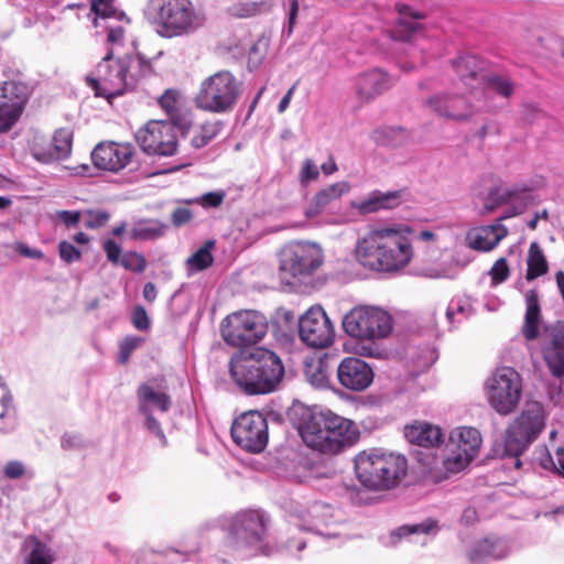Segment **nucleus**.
Here are the masks:
<instances>
[{
	"mask_svg": "<svg viewBox=\"0 0 564 564\" xmlns=\"http://www.w3.org/2000/svg\"><path fill=\"white\" fill-rule=\"evenodd\" d=\"M135 154L129 142L101 141L91 151V161L98 170L118 173L133 162Z\"/></svg>",
	"mask_w": 564,
	"mask_h": 564,
	"instance_id": "nucleus-18",
	"label": "nucleus"
},
{
	"mask_svg": "<svg viewBox=\"0 0 564 564\" xmlns=\"http://www.w3.org/2000/svg\"><path fill=\"white\" fill-rule=\"evenodd\" d=\"M508 552L509 549L503 540L484 539L468 552V558L473 564H482L489 560L502 558Z\"/></svg>",
	"mask_w": 564,
	"mask_h": 564,
	"instance_id": "nucleus-34",
	"label": "nucleus"
},
{
	"mask_svg": "<svg viewBox=\"0 0 564 564\" xmlns=\"http://www.w3.org/2000/svg\"><path fill=\"white\" fill-rule=\"evenodd\" d=\"M3 473L9 479H18L24 475L25 467L19 460H11L6 465Z\"/></svg>",
	"mask_w": 564,
	"mask_h": 564,
	"instance_id": "nucleus-60",
	"label": "nucleus"
},
{
	"mask_svg": "<svg viewBox=\"0 0 564 564\" xmlns=\"http://www.w3.org/2000/svg\"><path fill=\"white\" fill-rule=\"evenodd\" d=\"M234 442L250 453L262 452L269 440L267 419L259 411L240 414L231 425Z\"/></svg>",
	"mask_w": 564,
	"mask_h": 564,
	"instance_id": "nucleus-14",
	"label": "nucleus"
},
{
	"mask_svg": "<svg viewBox=\"0 0 564 564\" xmlns=\"http://www.w3.org/2000/svg\"><path fill=\"white\" fill-rule=\"evenodd\" d=\"M228 367L234 383L248 395L273 392L285 373L279 355H231Z\"/></svg>",
	"mask_w": 564,
	"mask_h": 564,
	"instance_id": "nucleus-2",
	"label": "nucleus"
},
{
	"mask_svg": "<svg viewBox=\"0 0 564 564\" xmlns=\"http://www.w3.org/2000/svg\"><path fill=\"white\" fill-rule=\"evenodd\" d=\"M411 232L410 226L401 224L371 228L358 241V261L365 268L382 272L398 271L406 267L413 257L408 237Z\"/></svg>",
	"mask_w": 564,
	"mask_h": 564,
	"instance_id": "nucleus-1",
	"label": "nucleus"
},
{
	"mask_svg": "<svg viewBox=\"0 0 564 564\" xmlns=\"http://www.w3.org/2000/svg\"><path fill=\"white\" fill-rule=\"evenodd\" d=\"M304 443L323 454H336L358 440L355 424L330 411L308 413L300 425Z\"/></svg>",
	"mask_w": 564,
	"mask_h": 564,
	"instance_id": "nucleus-3",
	"label": "nucleus"
},
{
	"mask_svg": "<svg viewBox=\"0 0 564 564\" xmlns=\"http://www.w3.org/2000/svg\"><path fill=\"white\" fill-rule=\"evenodd\" d=\"M303 368L304 377L311 386L319 389L329 387L334 368L329 355H306Z\"/></svg>",
	"mask_w": 564,
	"mask_h": 564,
	"instance_id": "nucleus-27",
	"label": "nucleus"
},
{
	"mask_svg": "<svg viewBox=\"0 0 564 564\" xmlns=\"http://www.w3.org/2000/svg\"><path fill=\"white\" fill-rule=\"evenodd\" d=\"M486 86L503 98H510L514 91V84L508 76L489 75L486 78Z\"/></svg>",
	"mask_w": 564,
	"mask_h": 564,
	"instance_id": "nucleus-42",
	"label": "nucleus"
},
{
	"mask_svg": "<svg viewBox=\"0 0 564 564\" xmlns=\"http://www.w3.org/2000/svg\"><path fill=\"white\" fill-rule=\"evenodd\" d=\"M234 534L238 541L248 545H259L265 534V518L259 511L239 514L234 524Z\"/></svg>",
	"mask_w": 564,
	"mask_h": 564,
	"instance_id": "nucleus-24",
	"label": "nucleus"
},
{
	"mask_svg": "<svg viewBox=\"0 0 564 564\" xmlns=\"http://www.w3.org/2000/svg\"><path fill=\"white\" fill-rule=\"evenodd\" d=\"M392 85L390 75L381 68H371L359 74L355 83L357 96L365 102L373 100Z\"/></svg>",
	"mask_w": 564,
	"mask_h": 564,
	"instance_id": "nucleus-23",
	"label": "nucleus"
},
{
	"mask_svg": "<svg viewBox=\"0 0 564 564\" xmlns=\"http://www.w3.org/2000/svg\"><path fill=\"white\" fill-rule=\"evenodd\" d=\"M33 545L30 554L25 557V564H51L54 556L50 547L40 542L37 539H32Z\"/></svg>",
	"mask_w": 564,
	"mask_h": 564,
	"instance_id": "nucleus-43",
	"label": "nucleus"
},
{
	"mask_svg": "<svg viewBox=\"0 0 564 564\" xmlns=\"http://www.w3.org/2000/svg\"><path fill=\"white\" fill-rule=\"evenodd\" d=\"M525 314L521 333L527 340H534L540 335L541 306L538 290H528L525 295Z\"/></svg>",
	"mask_w": 564,
	"mask_h": 564,
	"instance_id": "nucleus-30",
	"label": "nucleus"
},
{
	"mask_svg": "<svg viewBox=\"0 0 564 564\" xmlns=\"http://www.w3.org/2000/svg\"><path fill=\"white\" fill-rule=\"evenodd\" d=\"M73 147V132L62 128L55 131L52 139L34 141L32 145L33 156L42 163L66 159Z\"/></svg>",
	"mask_w": 564,
	"mask_h": 564,
	"instance_id": "nucleus-20",
	"label": "nucleus"
},
{
	"mask_svg": "<svg viewBox=\"0 0 564 564\" xmlns=\"http://www.w3.org/2000/svg\"><path fill=\"white\" fill-rule=\"evenodd\" d=\"M319 175L317 166L310 159H306L303 162L302 169L300 171V181L302 184H307L312 181L317 180Z\"/></svg>",
	"mask_w": 564,
	"mask_h": 564,
	"instance_id": "nucleus-54",
	"label": "nucleus"
},
{
	"mask_svg": "<svg viewBox=\"0 0 564 564\" xmlns=\"http://www.w3.org/2000/svg\"><path fill=\"white\" fill-rule=\"evenodd\" d=\"M268 330L269 324L265 316L253 310L232 312L220 324V333L225 343L240 350L259 344Z\"/></svg>",
	"mask_w": 564,
	"mask_h": 564,
	"instance_id": "nucleus-6",
	"label": "nucleus"
},
{
	"mask_svg": "<svg viewBox=\"0 0 564 564\" xmlns=\"http://www.w3.org/2000/svg\"><path fill=\"white\" fill-rule=\"evenodd\" d=\"M169 226L156 219H141L131 229V238L138 240H152L162 237Z\"/></svg>",
	"mask_w": 564,
	"mask_h": 564,
	"instance_id": "nucleus-37",
	"label": "nucleus"
},
{
	"mask_svg": "<svg viewBox=\"0 0 564 564\" xmlns=\"http://www.w3.org/2000/svg\"><path fill=\"white\" fill-rule=\"evenodd\" d=\"M110 218L109 213L105 210H88L85 226L87 228H99L105 226Z\"/></svg>",
	"mask_w": 564,
	"mask_h": 564,
	"instance_id": "nucleus-51",
	"label": "nucleus"
},
{
	"mask_svg": "<svg viewBox=\"0 0 564 564\" xmlns=\"http://www.w3.org/2000/svg\"><path fill=\"white\" fill-rule=\"evenodd\" d=\"M59 257L67 263H72L80 259V251L68 241H61L58 243Z\"/></svg>",
	"mask_w": 564,
	"mask_h": 564,
	"instance_id": "nucleus-53",
	"label": "nucleus"
},
{
	"mask_svg": "<svg viewBox=\"0 0 564 564\" xmlns=\"http://www.w3.org/2000/svg\"><path fill=\"white\" fill-rule=\"evenodd\" d=\"M285 325L279 322L272 323V334L276 343V348L286 349L294 340V318L291 313L284 314Z\"/></svg>",
	"mask_w": 564,
	"mask_h": 564,
	"instance_id": "nucleus-40",
	"label": "nucleus"
},
{
	"mask_svg": "<svg viewBox=\"0 0 564 564\" xmlns=\"http://www.w3.org/2000/svg\"><path fill=\"white\" fill-rule=\"evenodd\" d=\"M510 274L508 262L505 258H499L495 261L494 265L489 271L492 285H499L503 283Z\"/></svg>",
	"mask_w": 564,
	"mask_h": 564,
	"instance_id": "nucleus-47",
	"label": "nucleus"
},
{
	"mask_svg": "<svg viewBox=\"0 0 564 564\" xmlns=\"http://www.w3.org/2000/svg\"><path fill=\"white\" fill-rule=\"evenodd\" d=\"M301 340L314 349L329 347L335 338L333 323L321 306H312L299 321Z\"/></svg>",
	"mask_w": 564,
	"mask_h": 564,
	"instance_id": "nucleus-16",
	"label": "nucleus"
},
{
	"mask_svg": "<svg viewBox=\"0 0 564 564\" xmlns=\"http://www.w3.org/2000/svg\"><path fill=\"white\" fill-rule=\"evenodd\" d=\"M540 337L545 349L564 352V321L544 325Z\"/></svg>",
	"mask_w": 564,
	"mask_h": 564,
	"instance_id": "nucleus-36",
	"label": "nucleus"
},
{
	"mask_svg": "<svg viewBox=\"0 0 564 564\" xmlns=\"http://www.w3.org/2000/svg\"><path fill=\"white\" fill-rule=\"evenodd\" d=\"M224 198L225 194L223 192H209L200 197L199 204L206 208H216L223 204Z\"/></svg>",
	"mask_w": 564,
	"mask_h": 564,
	"instance_id": "nucleus-57",
	"label": "nucleus"
},
{
	"mask_svg": "<svg viewBox=\"0 0 564 564\" xmlns=\"http://www.w3.org/2000/svg\"><path fill=\"white\" fill-rule=\"evenodd\" d=\"M132 324L139 330H147L150 327V319L143 306L138 305L134 307L132 312Z\"/></svg>",
	"mask_w": 564,
	"mask_h": 564,
	"instance_id": "nucleus-55",
	"label": "nucleus"
},
{
	"mask_svg": "<svg viewBox=\"0 0 564 564\" xmlns=\"http://www.w3.org/2000/svg\"><path fill=\"white\" fill-rule=\"evenodd\" d=\"M512 196L513 192L511 191L500 192V189L495 188L490 191V193L488 194V197L485 203V209L487 212H492L500 205L508 203L512 198Z\"/></svg>",
	"mask_w": 564,
	"mask_h": 564,
	"instance_id": "nucleus-48",
	"label": "nucleus"
},
{
	"mask_svg": "<svg viewBox=\"0 0 564 564\" xmlns=\"http://www.w3.org/2000/svg\"><path fill=\"white\" fill-rule=\"evenodd\" d=\"M341 324L347 335L358 339H380L392 332V317L369 306L354 307L344 316Z\"/></svg>",
	"mask_w": 564,
	"mask_h": 564,
	"instance_id": "nucleus-10",
	"label": "nucleus"
},
{
	"mask_svg": "<svg viewBox=\"0 0 564 564\" xmlns=\"http://www.w3.org/2000/svg\"><path fill=\"white\" fill-rule=\"evenodd\" d=\"M337 377L346 389L362 391L371 384L373 371L366 361L356 357H347L338 365Z\"/></svg>",
	"mask_w": 564,
	"mask_h": 564,
	"instance_id": "nucleus-22",
	"label": "nucleus"
},
{
	"mask_svg": "<svg viewBox=\"0 0 564 564\" xmlns=\"http://www.w3.org/2000/svg\"><path fill=\"white\" fill-rule=\"evenodd\" d=\"M549 271V263L536 241L530 243L527 256L525 280L533 281Z\"/></svg>",
	"mask_w": 564,
	"mask_h": 564,
	"instance_id": "nucleus-35",
	"label": "nucleus"
},
{
	"mask_svg": "<svg viewBox=\"0 0 564 564\" xmlns=\"http://www.w3.org/2000/svg\"><path fill=\"white\" fill-rule=\"evenodd\" d=\"M545 426V414L543 406L539 402H529L521 414L508 427L505 453L514 457V466L520 467L521 460L518 458L529 445L540 435Z\"/></svg>",
	"mask_w": 564,
	"mask_h": 564,
	"instance_id": "nucleus-7",
	"label": "nucleus"
},
{
	"mask_svg": "<svg viewBox=\"0 0 564 564\" xmlns=\"http://www.w3.org/2000/svg\"><path fill=\"white\" fill-rule=\"evenodd\" d=\"M453 67L459 78L468 84L469 80L476 79L482 70L481 61L475 55L460 56L453 61Z\"/></svg>",
	"mask_w": 564,
	"mask_h": 564,
	"instance_id": "nucleus-38",
	"label": "nucleus"
},
{
	"mask_svg": "<svg viewBox=\"0 0 564 564\" xmlns=\"http://www.w3.org/2000/svg\"><path fill=\"white\" fill-rule=\"evenodd\" d=\"M0 403L3 408L2 412L0 413V419L3 420L6 416L15 415V410L13 406V398L10 392V390L7 388L3 390V394L0 399Z\"/></svg>",
	"mask_w": 564,
	"mask_h": 564,
	"instance_id": "nucleus-59",
	"label": "nucleus"
},
{
	"mask_svg": "<svg viewBox=\"0 0 564 564\" xmlns=\"http://www.w3.org/2000/svg\"><path fill=\"white\" fill-rule=\"evenodd\" d=\"M104 251L108 261L112 264H118L121 260V247L112 239H107L102 245Z\"/></svg>",
	"mask_w": 564,
	"mask_h": 564,
	"instance_id": "nucleus-56",
	"label": "nucleus"
},
{
	"mask_svg": "<svg viewBox=\"0 0 564 564\" xmlns=\"http://www.w3.org/2000/svg\"><path fill=\"white\" fill-rule=\"evenodd\" d=\"M150 8L162 36L186 34L197 24L198 15L192 0H151Z\"/></svg>",
	"mask_w": 564,
	"mask_h": 564,
	"instance_id": "nucleus-9",
	"label": "nucleus"
},
{
	"mask_svg": "<svg viewBox=\"0 0 564 564\" xmlns=\"http://www.w3.org/2000/svg\"><path fill=\"white\" fill-rule=\"evenodd\" d=\"M224 122L220 120H210L204 122L197 133L192 138V145L196 149H200L208 144L215 139L218 133L223 130Z\"/></svg>",
	"mask_w": 564,
	"mask_h": 564,
	"instance_id": "nucleus-41",
	"label": "nucleus"
},
{
	"mask_svg": "<svg viewBox=\"0 0 564 564\" xmlns=\"http://www.w3.org/2000/svg\"><path fill=\"white\" fill-rule=\"evenodd\" d=\"M126 31L122 26L110 28L107 34V42L117 44L124 41Z\"/></svg>",
	"mask_w": 564,
	"mask_h": 564,
	"instance_id": "nucleus-63",
	"label": "nucleus"
},
{
	"mask_svg": "<svg viewBox=\"0 0 564 564\" xmlns=\"http://www.w3.org/2000/svg\"><path fill=\"white\" fill-rule=\"evenodd\" d=\"M437 116L446 120L464 121L473 116V104L463 95L438 94L426 101Z\"/></svg>",
	"mask_w": 564,
	"mask_h": 564,
	"instance_id": "nucleus-21",
	"label": "nucleus"
},
{
	"mask_svg": "<svg viewBox=\"0 0 564 564\" xmlns=\"http://www.w3.org/2000/svg\"><path fill=\"white\" fill-rule=\"evenodd\" d=\"M30 97V88L23 82L0 83V133L9 131L22 116Z\"/></svg>",
	"mask_w": 564,
	"mask_h": 564,
	"instance_id": "nucleus-17",
	"label": "nucleus"
},
{
	"mask_svg": "<svg viewBox=\"0 0 564 564\" xmlns=\"http://www.w3.org/2000/svg\"><path fill=\"white\" fill-rule=\"evenodd\" d=\"M404 435L410 443L422 447H436L444 441L442 430L429 423L406 426Z\"/></svg>",
	"mask_w": 564,
	"mask_h": 564,
	"instance_id": "nucleus-33",
	"label": "nucleus"
},
{
	"mask_svg": "<svg viewBox=\"0 0 564 564\" xmlns=\"http://www.w3.org/2000/svg\"><path fill=\"white\" fill-rule=\"evenodd\" d=\"M59 219L67 226H75L80 219L79 212L63 210L59 213Z\"/></svg>",
	"mask_w": 564,
	"mask_h": 564,
	"instance_id": "nucleus-64",
	"label": "nucleus"
},
{
	"mask_svg": "<svg viewBox=\"0 0 564 564\" xmlns=\"http://www.w3.org/2000/svg\"><path fill=\"white\" fill-rule=\"evenodd\" d=\"M269 48L268 39H258L249 50L248 54V68L250 70L257 69L263 62Z\"/></svg>",
	"mask_w": 564,
	"mask_h": 564,
	"instance_id": "nucleus-44",
	"label": "nucleus"
},
{
	"mask_svg": "<svg viewBox=\"0 0 564 564\" xmlns=\"http://www.w3.org/2000/svg\"><path fill=\"white\" fill-rule=\"evenodd\" d=\"M522 378L511 367L497 368L485 382L489 405L502 416L510 415L522 399Z\"/></svg>",
	"mask_w": 564,
	"mask_h": 564,
	"instance_id": "nucleus-8",
	"label": "nucleus"
},
{
	"mask_svg": "<svg viewBox=\"0 0 564 564\" xmlns=\"http://www.w3.org/2000/svg\"><path fill=\"white\" fill-rule=\"evenodd\" d=\"M321 250L310 243H295L282 253L280 269L291 276L312 274L322 264Z\"/></svg>",
	"mask_w": 564,
	"mask_h": 564,
	"instance_id": "nucleus-19",
	"label": "nucleus"
},
{
	"mask_svg": "<svg viewBox=\"0 0 564 564\" xmlns=\"http://www.w3.org/2000/svg\"><path fill=\"white\" fill-rule=\"evenodd\" d=\"M158 104L170 118L171 123L181 128H186L191 124V122L186 120L183 113L185 97L180 89H165L164 93L158 98Z\"/></svg>",
	"mask_w": 564,
	"mask_h": 564,
	"instance_id": "nucleus-29",
	"label": "nucleus"
},
{
	"mask_svg": "<svg viewBox=\"0 0 564 564\" xmlns=\"http://www.w3.org/2000/svg\"><path fill=\"white\" fill-rule=\"evenodd\" d=\"M434 527L435 522L427 520L419 524L402 525L393 532V535L401 538L416 533L427 534L432 529H434Z\"/></svg>",
	"mask_w": 564,
	"mask_h": 564,
	"instance_id": "nucleus-49",
	"label": "nucleus"
},
{
	"mask_svg": "<svg viewBox=\"0 0 564 564\" xmlns=\"http://www.w3.org/2000/svg\"><path fill=\"white\" fill-rule=\"evenodd\" d=\"M481 442V435L475 427L453 430L445 448L444 468L452 474L463 470L478 454Z\"/></svg>",
	"mask_w": 564,
	"mask_h": 564,
	"instance_id": "nucleus-12",
	"label": "nucleus"
},
{
	"mask_svg": "<svg viewBox=\"0 0 564 564\" xmlns=\"http://www.w3.org/2000/svg\"><path fill=\"white\" fill-rule=\"evenodd\" d=\"M163 379H150L139 386L137 390L138 410L144 416L147 429L153 433L162 443L167 444L166 437L159 421L153 416V410L165 413L170 410L172 401L163 386Z\"/></svg>",
	"mask_w": 564,
	"mask_h": 564,
	"instance_id": "nucleus-11",
	"label": "nucleus"
},
{
	"mask_svg": "<svg viewBox=\"0 0 564 564\" xmlns=\"http://www.w3.org/2000/svg\"><path fill=\"white\" fill-rule=\"evenodd\" d=\"M215 248L214 240H207L186 260V265L191 271H204L213 265L214 257L212 250Z\"/></svg>",
	"mask_w": 564,
	"mask_h": 564,
	"instance_id": "nucleus-39",
	"label": "nucleus"
},
{
	"mask_svg": "<svg viewBox=\"0 0 564 564\" xmlns=\"http://www.w3.org/2000/svg\"><path fill=\"white\" fill-rule=\"evenodd\" d=\"M402 191L382 193L375 191L364 200L354 204L362 215L377 213L381 209H393L401 204Z\"/></svg>",
	"mask_w": 564,
	"mask_h": 564,
	"instance_id": "nucleus-31",
	"label": "nucleus"
},
{
	"mask_svg": "<svg viewBox=\"0 0 564 564\" xmlns=\"http://www.w3.org/2000/svg\"><path fill=\"white\" fill-rule=\"evenodd\" d=\"M115 0H93L91 11L100 17H109L113 13Z\"/></svg>",
	"mask_w": 564,
	"mask_h": 564,
	"instance_id": "nucleus-58",
	"label": "nucleus"
},
{
	"mask_svg": "<svg viewBox=\"0 0 564 564\" xmlns=\"http://www.w3.org/2000/svg\"><path fill=\"white\" fill-rule=\"evenodd\" d=\"M355 471L359 482L369 490H389L406 476L405 456L380 449L364 451L355 458Z\"/></svg>",
	"mask_w": 564,
	"mask_h": 564,
	"instance_id": "nucleus-4",
	"label": "nucleus"
},
{
	"mask_svg": "<svg viewBox=\"0 0 564 564\" xmlns=\"http://www.w3.org/2000/svg\"><path fill=\"white\" fill-rule=\"evenodd\" d=\"M394 9L400 17L390 32L391 37L399 42H411L415 34L423 30V24L419 20H424L426 15L405 3H397Z\"/></svg>",
	"mask_w": 564,
	"mask_h": 564,
	"instance_id": "nucleus-25",
	"label": "nucleus"
},
{
	"mask_svg": "<svg viewBox=\"0 0 564 564\" xmlns=\"http://www.w3.org/2000/svg\"><path fill=\"white\" fill-rule=\"evenodd\" d=\"M87 85L95 91L98 97L107 99L117 97L127 91V83L123 79L118 59H113V52L108 53L86 77Z\"/></svg>",
	"mask_w": 564,
	"mask_h": 564,
	"instance_id": "nucleus-15",
	"label": "nucleus"
},
{
	"mask_svg": "<svg viewBox=\"0 0 564 564\" xmlns=\"http://www.w3.org/2000/svg\"><path fill=\"white\" fill-rule=\"evenodd\" d=\"M61 447L65 451H77L86 447V442L80 434L66 432L61 437Z\"/></svg>",
	"mask_w": 564,
	"mask_h": 564,
	"instance_id": "nucleus-50",
	"label": "nucleus"
},
{
	"mask_svg": "<svg viewBox=\"0 0 564 564\" xmlns=\"http://www.w3.org/2000/svg\"><path fill=\"white\" fill-rule=\"evenodd\" d=\"M550 372L561 378L564 375V355H543Z\"/></svg>",
	"mask_w": 564,
	"mask_h": 564,
	"instance_id": "nucleus-52",
	"label": "nucleus"
},
{
	"mask_svg": "<svg viewBox=\"0 0 564 564\" xmlns=\"http://www.w3.org/2000/svg\"><path fill=\"white\" fill-rule=\"evenodd\" d=\"M245 91L243 82L228 69L205 77L194 96L197 109L216 115L232 112Z\"/></svg>",
	"mask_w": 564,
	"mask_h": 564,
	"instance_id": "nucleus-5",
	"label": "nucleus"
},
{
	"mask_svg": "<svg viewBox=\"0 0 564 564\" xmlns=\"http://www.w3.org/2000/svg\"><path fill=\"white\" fill-rule=\"evenodd\" d=\"M350 189L347 182H338L321 189L313 197L310 206L305 209V216L308 218L319 215L330 203L339 199Z\"/></svg>",
	"mask_w": 564,
	"mask_h": 564,
	"instance_id": "nucleus-32",
	"label": "nucleus"
},
{
	"mask_svg": "<svg viewBox=\"0 0 564 564\" xmlns=\"http://www.w3.org/2000/svg\"><path fill=\"white\" fill-rule=\"evenodd\" d=\"M175 124L164 120H150L135 133L140 149L149 155L171 156L177 151Z\"/></svg>",
	"mask_w": 564,
	"mask_h": 564,
	"instance_id": "nucleus-13",
	"label": "nucleus"
},
{
	"mask_svg": "<svg viewBox=\"0 0 564 564\" xmlns=\"http://www.w3.org/2000/svg\"><path fill=\"white\" fill-rule=\"evenodd\" d=\"M118 64L127 83V90L134 89L140 79L153 73L151 62L140 54L124 55L118 58Z\"/></svg>",
	"mask_w": 564,
	"mask_h": 564,
	"instance_id": "nucleus-28",
	"label": "nucleus"
},
{
	"mask_svg": "<svg viewBox=\"0 0 564 564\" xmlns=\"http://www.w3.org/2000/svg\"><path fill=\"white\" fill-rule=\"evenodd\" d=\"M508 236V228L503 225H488L471 229L466 235L467 246L477 251L488 252L495 249Z\"/></svg>",
	"mask_w": 564,
	"mask_h": 564,
	"instance_id": "nucleus-26",
	"label": "nucleus"
},
{
	"mask_svg": "<svg viewBox=\"0 0 564 564\" xmlns=\"http://www.w3.org/2000/svg\"><path fill=\"white\" fill-rule=\"evenodd\" d=\"M120 264L132 272H143L147 268L145 258L137 251H127L122 254Z\"/></svg>",
	"mask_w": 564,
	"mask_h": 564,
	"instance_id": "nucleus-46",
	"label": "nucleus"
},
{
	"mask_svg": "<svg viewBox=\"0 0 564 564\" xmlns=\"http://www.w3.org/2000/svg\"><path fill=\"white\" fill-rule=\"evenodd\" d=\"M192 217V212L188 208L177 207L172 213V224L180 227L191 221Z\"/></svg>",
	"mask_w": 564,
	"mask_h": 564,
	"instance_id": "nucleus-61",
	"label": "nucleus"
},
{
	"mask_svg": "<svg viewBox=\"0 0 564 564\" xmlns=\"http://www.w3.org/2000/svg\"><path fill=\"white\" fill-rule=\"evenodd\" d=\"M557 465L554 463L553 457L545 447L540 449L539 463L540 466L546 470H557L558 474L564 476V449H557Z\"/></svg>",
	"mask_w": 564,
	"mask_h": 564,
	"instance_id": "nucleus-45",
	"label": "nucleus"
},
{
	"mask_svg": "<svg viewBox=\"0 0 564 564\" xmlns=\"http://www.w3.org/2000/svg\"><path fill=\"white\" fill-rule=\"evenodd\" d=\"M15 251L20 256L25 257V258H32V259H43L44 258V253L41 250L32 249L21 242L15 246Z\"/></svg>",
	"mask_w": 564,
	"mask_h": 564,
	"instance_id": "nucleus-62",
	"label": "nucleus"
}]
</instances>
